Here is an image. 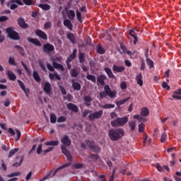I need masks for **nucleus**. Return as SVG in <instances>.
<instances>
[{"mask_svg":"<svg viewBox=\"0 0 181 181\" xmlns=\"http://www.w3.org/2000/svg\"><path fill=\"white\" fill-rule=\"evenodd\" d=\"M66 37L73 45H76V37L74 36V34L70 33L67 34Z\"/></svg>","mask_w":181,"mask_h":181,"instance_id":"nucleus-23","label":"nucleus"},{"mask_svg":"<svg viewBox=\"0 0 181 181\" xmlns=\"http://www.w3.org/2000/svg\"><path fill=\"white\" fill-rule=\"evenodd\" d=\"M145 131V124L140 123L139 124V132H144Z\"/></svg>","mask_w":181,"mask_h":181,"instance_id":"nucleus-49","label":"nucleus"},{"mask_svg":"<svg viewBox=\"0 0 181 181\" xmlns=\"http://www.w3.org/2000/svg\"><path fill=\"white\" fill-rule=\"evenodd\" d=\"M17 152H19V148H15L14 149L11 150L8 154V158H12V156H13Z\"/></svg>","mask_w":181,"mask_h":181,"instance_id":"nucleus-36","label":"nucleus"},{"mask_svg":"<svg viewBox=\"0 0 181 181\" xmlns=\"http://www.w3.org/2000/svg\"><path fill=\"white\" fill-rule=\"evenodd\" d=\"M83 100L85 101L84 105L86 107H90L91 105V101H93V98L88 95L83 96Z\"/></svg>","mask_w":181,"mask_h":181,"instance_id":"nucleus-19","label":"nucleus"},{"mask_svg":"<svg viewBox=\"0 0 181 181\" xmlns=\"http://www.w3.org/2000/svg\"><path fill=\"white\" fill-rule=\"evenodd\" d=\"M21 172H15L7 175V177H15V176H20Z\"/></svg>","mask_w":181,"mask_h":181,"instance_id":"nucleus-50","label":"nucleus"},{"mask_svg":"<svg viewBox=\"0 0 181 181\" xmlns=\"http://www.w3.org/2000/svg\"><path fill=\"white\" fill-rule=\"evenodd\" d=\"M101 108H103L104 110H109V109H111V108H115V105L106 103L105 105H102Z\"/></svg>","mask_w":181,"mask_h":181,"instance_id":"nucleus-40","label":"nucleus"},{"mask_svg":"<svg viewBox=\"0 0 181 181\" xmlns=\"http://www.w3.org/2000/svg\"><path fill=\"white\" fill-rule=\"evenodd\" d=\"M166 139H168V134H166V132H163L162 134L161 139H160L162 144H163V142H165V141H166Z\"/></svg>","mask_w":181,"mask_h":181,"instance_id":"nucleus-52","label":"nucleus"},{"mask_svg":"<svg viewBox=\"0 0 181 181\" xmlns=\"http://www.w3.org/2000/svg\"><path fill=\"white\" fill-rule=\"evenodd\" d=\"M14 47H15V49L18 50V52H19L20 54H21V56H25V49H23V47H22L19 45H15Z\"/></svg>","mask_w":181,"mask_h":181,"instance_id":"nucleus-38","label":"nucleus"},{"mask_svg":"<svg viewBox=\"0 0 181 181\" xmlns=\"http://www.w3.org/2000/svg\"><path fill=\"white\" fill-rule=\"evenodd\" d=\"M8 8H10L11 11H14V9L18 8V4H15V3H11Z\"/></svg>","mask_w":181,"mask_h":181,"instance_id":"nucleus-59","label":"nucleus"},{"mask_svg":"<svg viewBox=\"0 0 181 181\" xmlns=\"http://www.w3.org/2000/svg\"><path fill=\"white\" fill-rule=\"evenodd\" d=\"M43 91L47 95L52 94V85L49 82H45L43 86Z\"/></svg>","mask_w":181,"mask_h":181,"instance_id":"nucleus-10","label":"nucleus"},{"mask_svg":"<svg viewBox=\"0 0 181 181\" xmlns=\"http://www.w3.org/2000/svg\"><path fill=\"white\" fill-rule=\"evenodd\" d=\"M46 146H57L59 145V141H50L45 143Z\"/></svg>","mask_w":181,"mask_h":181,"instance_id":"nucleus-26","label":"nucleus"},{"mask_svg":"<svg viewBox=\"0 0 181 181\" xmlns=\"http://www.w3.org/2000/svg\"><path fill=\"white\" fill-rule=\"evenodd\" d=\"M52 66L54 69H60L61 71H64V66L55 62L54 59H52Z\"/></svg>","mask_w":181,"mask_h":181,"instance_id":"nucleus-17","label":"nucleus"},{"mask_svg":"<svg viewBox=\"0 0 181 181\" xmlns=\"http://www.w3.org/2000/svg\"><path fill=\"white\" fill-rule=\"evenodd\" d=\"M59 90L61 91V93L64 95H66V94H67V91H66V88H64V87L63 86H59Z\"/></svg>","mask_w":181,"mask_h":181,"instance_id":"nucleus-56","label":"nucleus"},{"mask_svg":"<svg viewBox=\"0 0 181 181\" xmlns=\"http://www.w3.org/2000/svg\"><path fill=\"white\" fill-rule=\"evenodd\" d=\"M67 16L69 19H70L71 21H74V18H76V13L73 10H69L67 12Z\"/></svg>","mask_w":181,"mask_h":181,"instance_id":"nucleus-28","label":"nucleus"},{"mask_svg":"<svg viewBox=\"0 0 181 181\" xmlns=\"http://www.w3.org/2000/svg\"><path fill=\"white\" fill-rule=\"evenodd\" d=\"M87 80H89L90 81H92V83H95L97 81V79L95 78V76L91 75V74H87L86 76Z\"/></svg>","mask_w":181,"mask_h":181,"instance_id":"nucleus-39","label":"nucleus"},{"mask_svg":"<svg viewBox=\"0 0 181 181\" xmlns=\"http://www.w3.org/2000/svg\"><path fill=\"white\" fill-rule=\"evenodd\" d=\"M143 78L144 77L142 76V73H139L136 76V83L139 86H140V87H142L144 86V81H142Z\"/></svg>","mask_w":181,"mask_h":181,"instance_id":"nucleus-18","label":"nucleus"},{"mask_svg":"<svg viewBox=\"0 0 181 181\" xmlns=\"http://www.w3.org/2000/svg\"><path fill=\"white\" fill-rule=\"evenodd\" d=\"M18 83L21 88L25 93L26 97H29V93H30V90H29V88H26V87L25 86V83H23V82H22V81L18 80Z\"/></svg>","mask_w":181,"mask_h":181,"instance_id":"nucleus-12","label":"nucleus"},{"mask_svg":"<svg viewBox=\"0 0 181 181\" xmlns=\"http://www.w3.org/2000/svg\"><path fill=\"white\" fill-rule=\"evenodd\" d=\"M135 32H138V30L136 28H132L129 30V33L132 37H134V40L133 42L134 45H136V43H138V37L136 36V34Z\"/></svg>","mask_w":181,"mask_h":181,"instance_id":"nucleus-11","label":"nucleus"},{"mask_svg":"<svg viewBox=\"0 0 181 181\" xmlns=\"http://www.w3.org/2000/svg\"><path fill=\"white\" fill-rule=\"evenodd\" d=\"M128 121V117L125 116L124 117H118L117 119L112 120L110 122V124L114 128H117V127H124V125H125Z\"/></svg>","mask_w":181,"mask_h":181,"instance_id":"nucleus-4","label":"nucleus"},{"mask_svg":"<svg viewBox=\"0 0 181 181\" xmlns=\"http://www.w3.org/2000/svg\"><path fill=\"white\" fill-rule=\"evenodd\" d=\"M146 62L148 66H149V69H153L154 64H153V61H152V59H151L149 58H146Z\"/></svg>","mask_w":181,"mask_h":181,"instance_id":"nucleus-43","label":"nucleus"},{"mask_svg":"<svg viewBox=\"0 0 181 181\" xmlns=\"http://www.w3.org/2000/svg\"><path fill=\"white\" fill-rule=\"evenodd\" d=\"M76 18H77L78 22H80V23H81L83 22V20L81 19V13H80V11L78 10H76Z\"/></svg>","mask_w":181,"mask_h":181,"instance_id":"nucleus-47","label":"nucleus"},{"mask_svg":"<svg viewBox=\"0 0 181 181\" xmlns=\"http://www.w3.org/2000/svg\"><path fill=\"white\" fill-rule=\"evenodd\" d=\"M47 68L49 71H54V66H52L49 62L47 63Z\"/></svg>","mask_w":181,"mask_h":181,"instance_id":"nucleus-60","label":"nucleus"},{"mask_svg":"<svg viewBox=\"0 0 181 181\" xmlns=\"http://www.w3.org/2000/svg\"><path fill=\"white\" fill-rule=\"evenodd\" d=\"M71 77H77L78 76V72L77 71V69H73L71 70Z\"/></svg>","mask_w":181,"mask_h":181,"instance_id":"nucleus-48","label":"nucleus"},{"mask_svg":"<svg viewBox=\"0 0 181 181\" xmlns=\"http://www.w3.org/2000/svg\"><path fill=\"white\" fill-rule=\"evenodd\" d=\"M112 70L115 73H122L125 70V67L113 65Z\"/></svg>","mask_w":181,"mask_h":181,"instance_id":"nucleus-21","label":"nucleus"},{"mask_svg":"<svg viewBox=\"0 0 181 181\" xmlns=\"http://www.w3.org/2000/svg\"><path fill=\"white\" fill-rule=\"evenodd\" d=\"M7 75L9 80H11V81H15V80H16V75H15V74H13L12 71H8Z\"/></svg>","mask_w":181,"mask_h":181,"instance_id":"nucleus-29","label":"nucleus"},{"mask_svg":"<svg viewBox=\"0 0 181 181\" xmlns=\"http://www.w3.org/2000/svg\"><path fill=\"white\" fill-rule=\"evenodd\" d=\"M21 65L23 67H24V69L25 70L28 76H30V70L28 69V66L23 62V61H21Z\"/></svg>","mask_w":181,"mask_h":181,"instance_id":"nucleus-44","label":"nucleus"},{"mask_svg":"<svg viewBox=\"0 0 181 181\" xmlns=\"http://www.w3.org/2000/svg\"><path fill=\"white\" fill-rule=\"evenodd\" d=\"M105 71L107 74V75L108 76L109 78H115V75H114V74H112V71H111V69H110L108 67H105Z\"/></svg>","mask_w":181,"mask_h":181,"instance_id":"nucleus-24","label":"nucleus"},{"mask_svg":"<svg viewBox=\"0 0 181 181\" xmlns=\"http://www.w3.org/2000/svg\"><path fill=\"white\" fill-rule=\"evenodd\" d=\"M78 59H79V63H81V64H84V62H86V55L84 54L83 52L79 53Z\"/></svg>","mask_w":181,"mask_h":181,"instance_id":"nucleus-34","label":"nucleus"},{"mask_svg":"<svg viewBox=\"0 0 181 181\" xmlns=\"http://www.w3.org/2000/svg\"><path fill=\"white\" fill-rule=\"evenodd\" d=\"M35 35L43 39L44 40H47V35L46 33L43 32L42 30H37L35 31Z\"/></svg>","mask_w":181,"mask_h":181,"instance_id":"nucleus-13","label":"nucleus"},{"mask_svg":"<svg viewBox=\"0 0 181 181\" xmlns=\"http://www.w3.org/2000/svg\"><path fill=\"white\" fill-rule=\"evenodd\" d=\"M127 53L131 57L132 59H137L138 57V52L136 51H127Z\"/></svg>","mask_w":181,"mask_h":181,"instance_id":"nucleus-31","label":"nucleus"},{"mask_svg":"<svg viewBox=\"0 0 181 181\" xmlns=\"http://www.w3.org/2000/svg\"><path fill=\"white\" fill-rule=\"evenodd\" d=\"M71 165L70 163H65V164H63L62 165L59 166L58 168H57L52 176H56V173H57V172H59V170H62V169H64V168H68V166H69Z\"/></svg>","mask_w":181,"mask_h":181,"instance_id":"nucleus-25","label":"nucleus"},{"mask_svg":"<svg viewBox=\"0 0 181 181\" xmlns=\"http://www.w3.org/2000/svg\"><path fill=\"white\" fill-rule=\"evenodd\" d=\"M49 77L50 80H54V78H56L57 80H59V81H60V80H62V78L60 77V76H59V74H57V73L49 74Z\"/></svg>","mask_w":181,"mask_h":181,"instance_id":"nucleus-27","label":"nucleus"},{"mask_svg":"<svg viewBox=\"0 0 181 181\" xmlns=\"http://www.w3.org/2000/svg\"><path fill=\"white\" fill-rule=\"evenodd\" d=\"M105 80H107V76L104 74L100 75L97 78V81L100 86H105Z\"/></svg>","mask_w":181,"mask_h":181,"instance_id":"nucleus-16","label":"nucleus"},{"mask_svg":"<svg viewBox=\"0 0 181 181\" xmlns=\"http://www.w3.org/2000/svg\"><path fill=\"white\" fill-rule=\"evenodd\" d=\"M91 110H85L84 112L82 113V116L83 117V118H86V117H87V115H88L89 114H91Z\"/></svg>","mask_w":181,"mask_h":181,"instance_id":"nucleus-62","label":"nucleus"},{"mask_svg":"<svg viewBox=\"0 0 181 181\" xmlns=\"http://www.w3.org/2000/svg\"><path fill=\"white\" fill-rule=\"evenodd\" d=\"M8 64H10L11 66H16V62H15V57H10L8 58Z\"/></svg>","mask_w":181,"mask_h":181,"instance_id":"nucleus-46","label":"nucleus"},{"mask_svg":"<svg viewBox=\"0 0 181 181\" xmlns=\"http://www.w3.org/2000/svg\"><path fill=\"white\" fill-rule=\"evenodd\" d=\"M76 54H77V49H74L73 52H72V54H71L69 55V57H70L72 60H74V59L75 57H76Z\"/></svg>","mask_w":181,"mask_h":181,"instance_id":"nucleus-53","label":"nucleus"},{"mask_svg":"<svg viewBox=\"0 0 181 181\" xmlns=\"http://www.w3.org/2000/svg\"><path fill=\"white\" fill-rule=\"evenodd\" d=\"M42 52L49 54L52 52H54V46L50 43H46L42 46Z\"/></svg>","mask_w":181,"mask_h":181,"instance_id":"nucleus-7","label":"nucleus"},{"mask_svg":"<svg viewBox=\"0 0 181 181\" xmlns=\"http://www.w3.org/2000/svg\"><path fill=\"white\" fill-rule=\"evenodd\" d=\"M96 51L99 54H104V53H105V49H104L101 45L97 47Z\"/></svg>","mask_w":181,"mask_h":181,"instance_id":"nucleus-42","label":"nucleus"},{"mask_svg":"<svg viewBox=\"0 0 181 181\" xmlns=\"http://www.w3.org/2000/svg\"><path fill=\"white\" fill-rule=\"evenodd\" d=\"M61 149L62 151V153L65 155L68 160H71L73 159V157L71 156V154H70L69 150H67V148L71 146V139H70V137H69L68 135H64L61 139Z\"/></svg>","mask_w":181,"mask_h":181,"instance_id":"nucleus-1","label":"nucleus"},{"mask_svg":"<svg viewBox=\"0 0 181 181\" xmlns=\"http://www.w3.org/2000/svg\"><path fill=\"white\" fill-rule=\"evenodd\" d=\"M33 78L35 81H37V83H40V76H39V74L37 73V71H34L33 73Z\"/></svg>","mask_w":181,"mask_h":181,"instance_id":"nucleus-33","label":"nucleus"},{"mask_svg":"<svg viewBox=\"0 0 181 181\" xmlns=\"http://www.w3.org/2000/svg\"><path fill=\"white\" fill-rule=\"evenodd\" d=\"M6 32L8 35V37L11 39V40H19L21 37L19 36V33L18 32L13 30V28L8 27L6 29Z\"/></svg>","mask_w":181,"mask_h":181,"instance_id":"nucleus-5","label":"nucleus"},{"mask_svg":"<svg viewBox=\"0 0 181 181\" xmlns=\"http://www.w3.org/2000/svg\"><path fill=\"white\" fill-rule=\"evenodd\" d=\"M141 66H140V70H145L146 69V65L145 64V61L144 59L141 60Z\"/></svg>","mask_w":181,"mask_h":181,"instance_id":"nucleus-54","label":"nucleus"},{"mask_svg":"<svg viewBox=\"0 0 181 181\" xmlns=\"http://www.w3.org/2000/svg\"><path fill=\"white\" fill-rule=\"evenodd\" d=\"M66 119H67L66 118V117L61 116V117H58L57 122H66Z\"/></svg>","mask_w":181,"mask_h":181,"instance_id":"nucleus-58","label":"nucleus"},{"mask_svg":"<svg viewBox=\"0 0 181 181\" xmlns=\"http://www.w3.org/2000/svg\"><path fill=\"white\" fill-rule=\"evenodd\" d=\"M23 162V156L21 157L19 163H15L13 164V168H19L22 163Z\"/></svg>","mask_w":181,"mask_h":181,"instance_id":"nucleus-51","label":"nucleus"},{"mask_svg":"<svg viewBox=\"0 0 181 181\" xmlns=\"http://www.w3.org/2000/svg\"><path fill=\"white\" fill-rule=\"evenodd\" d=\"M56 121H57V117L54 114H52L50 115V122H51V124H56Z\"/></svg>","mask_w":181,"mask_h":181,"instance_id":"nucleus-45","label":"nucleus"},{"mask_svg":"<svg viewBox=\"0 0 181 181\" xmlns=\"http://www.w3.org/2000/svg\"><path fill=\"white\" fill-rule=\"evenodd\" d=\"M72 87L76 91H80L81 90V85L78 82H73Z\"/></svg>","mask_w":181,"mask_h":181,"instance_id":"nucleus-32","label":"nucleus"},{"mask_svg":"<svg viewBox=\"0 0 181 181\" xmlns=\"http://www.w3.org/2000/svg\"><path fill=\"white\" fill-rule=\"evenodd\" d=\"M66 107L68 110H70V111H73V112H78V107L76 105H74L73 103H68L66 105Z\"/></svg>","mask_w":181,"mask_h":181,"instance_id":"nucleus-15","label":"nucleus"},{"mask_svg":"<svg viewBox=\"0 0 181 181\" xmlns=\"http://www.w3.org/2000/svg\"><path fill=\"white\" fill-rule=\"evenodd\" d=\"M64 25L66 26V28H68L69 30H73V24L69 19H65L64 21Z\"/></svg>","mask_w":181,"mask_h":181,"instance_id":"nucleus-22","label":"nucleus"},{"mask_svg":"<svg viewBox=\"0 0 181 181\" xmlns=\"http://www.w3.org/2000/svg\"><path fill=\"white\" fill-rule=\"evenodd\" d=\"M39 8H41V9H43L44 11H49L50 10V5L49 4H39Z\"/></svg>","mask_w":181,"mask_h":181,"instance_id":"nucleus-41","label":"nucleus"},{"mask_svg":"<svg viewBox=\"0 0 181 181\" xmlns=\"http://www.w3.org/2000/svg\"><path fill=\"white\" fill-rule=\"evenodd\" d=\"M129 127L131 131H135V128H136V122L135 121H129Z\"/></svg>","mask_w":181,"mask_h":181,"instance_id":"nucleus-37","label":"nucleus"},{"mask_svg":"<svg viewBox=\"0 0 181 181\" xmlns=\"http://www.w3.org/2000/svg\"><path fill=\"white\" fill-rule=\"evenodd\" d=\"M27 40L30 43H33V45H35V46H42V42H40V41L37 38L28 37Z\"/></svg>","mask_w":181,"mask_h":181,"instance_id":"nucleus-14","label":"nucleus"},{"mask_svg":"<svg viewBox=\"0 0 181 181\" xmlns=\"http://www.w3.org/2000/svg\"><path fill=\"white\" fill-rule=\"evenodd\" d=\"M38 63H39V66H40V69H42V70L43 71H47L46 66H45V65L43 64V62H42V61H39Z\"/></svg>","mask_w":181,"mask_h":181,"instance_id":"nucleus-63","label":"nucleus"},{"mask_svg":"<svg viewBox=\"0 0 181 181\" xmlns=\"http://www.w3.org/2000/svg\"><path fill=\"white\" fill-rule=\"evenodd\" d=\"M125 135V132L122 129H111L109 130V138L111 141H119Z\"/></svg>","mask_w":181,"mask_h":181,"instance_id":"nucleus-2","label":"nucleus"},{"mask_svg":"<svg viewBox=\"0 0 181 181\" xmlns=\"http://www.w3.org/2000/svg\"><path fill=\"white\" fill-rule=\"evenodd\" d=\"M89 158L90 159H93V160H97V159H98V158H100V156L97 154H91Z\"/></svg>","mask_w":181,"mask_h":181,"instance_id":"nucleus-64","label":"nucleus"},{"mask_svg":"<svg viewBox=\"0 0 181 181\" xmlns=\"http://www.w3.org/2000/svg\"><path fill=\"white\" fill-rule=\"evenodd\" d=\"M17 23L22 29H28L29 28V24L25 21V18L20 17L17 19Z\"/></svg>","mask_w":181,"mask_h":181,"instance_id":"nucleus-8","label":"nucleus"},{"mask_svg":"<svg viewBox=\"0 0 181 181\" xmlns=\"http://www.w3.org/2000/svg\"><path fill=\"white\" fill-rule=\"evenodd\" d=\"M87 145H88L89 148H90L91 151H93V152L98 153L101 151V148H100V146L97 145H94V142L93 141H87Z\"/></svg>","mask_w":181,"mask_h":181,"instance_id":"nucleus-9","label":"nucleus"},{"mask_svg":"<svg viewBox=\"0 0 181 181\" xmlns=\"http://www.w3.org/2000/svg\"><path fill=\"white\" fill-rule=\"evenodd\" d=\"M105 92H100L99 95L101 99L105 98L107 95L110 98H115V95H117V90H111V88L108 85H105L104 88Z\"/></svg>","mask_w":181,"mask_h":181,"instance_id":"nucleus-3","label":"nucleus"},{"mask_svg":"<svg viewBox=\"0 0 181 181\" xmlns=\"http://www.w3.org/2000/svg\"><path fill=\"white\" fill-rule=\"evenodd\" d=\"M11 4H17V5H20V6H23V3L21 0H8L6 2L7 8H9Z\"/></svg>","mask_w":181,"mask_h":181,"instance_id":"nucleus-20","label":"nucleus"},{"mask_svg":"<svg viewBox=\"0 0 181 181\" xmlns=\"http://www.w3.org/2000/svg\"><path fill=\"white\" fill-rule=\"evenodd\" d=\"M129 100H131V98H127L125 99L119 100L116 102V105H117V107H119L120 105H122L123 104H125V103H127V101H129Z\"/></svg>","mask_w":181,"mask_h":181,"instance_id":"nucleus-35","label":"nucleus"},{"mask_svg":"<svg viewBox=\"0 0 181 181\" xmlns=\"http://www.w3.org/2000/svg\"><path fill=\"white\" fill-rule=\"evenodd\" d=\"M103 110H99L89 115L88 118L90 121H95V119H100L103 117Z\"/></svg>","mask_w":181,"mask_h":181,"instance_id":"nucleus-6","label":"nucleus"},{"mask_svg":"<svg viewBox=\"0 0 181 181\" xmlns=\"http://www.w3.org/2000/svg\"><path fill=\"white\" fill-rule=\"evenodd\" d=\"M127 82L122 81L120 83V88L122 90H127Z\"/></svg>","mask_w":181,"mask_h":181,"instance_id":"nucleus-57","label":"nucleus"},{"mask_svg":"<svg viewBox=\"0 0 181 181\" xmlns=\"http://www.w3.org/2000/svg\"><path fill=\"white\" fill-rule=\"evenodd\" d=\"M142 117H148L149 115V109L148 107H143L141 111Z\"/></svg>","mask_w":181,"mask_h":181,"instance_id":"nucleus-30","label":"nucleus"},{"mask_svg":"<svg viewBox=\"0 0 181 181\" xmlns=\"http://www.w3.org/2000/svg\"><path fill=\"white\" fill-rule=\"evenodd\" d=\"M162 87L163 88H164L165 90H170V86H169V85H168V83L166 82H163L162 83Z\"/></svg>","mask_w":181,"mask_h":181,"instance_id":"nucleus-55","label":"nucleus"},{"mask_svg":"<svg viewBox=\"0 0 181 181\" xmlns=\"http://www.w3.org/2000/svg\"><path fill=\"white\" fill-rule=\"evenodd\" d=\"M45 29H50L52 28V23L50 21L46 22L44 24Z\"/></svg>","mask_w":181,"mask_h":181,"instance_id":"nucleus-61","label":"nucleus"}]
</instances>
